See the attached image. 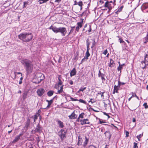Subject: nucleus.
<instances>
[{
    "label": "nucleus",
    "instance_id": "obj_1",
    "mask_svg": "<svg viewBox=\"0 0 148 148\" xmlns=\"http://www.w3.org/2000/svg\"><path fill=\"white\" fill-rule=\"evenodd\" d=\"M18 37L23 42H27L30 41L32 39L33 36L32 34L31 33H24L19 35Z\"/></svg>",
    "mask_w": 148,
    "mask_h": 148
},
{
    "label": "nucleus",
    "instance_id": "obj_2",
    "mask_svg": "<svg viewBox=\"0 0 148 148\" xmlns=\"http://www.w3.org/2000/svg\"><path fill=\"white\" fill-rule=\"evenodd\" d=\"M49 29H52L55 33H60L62 36H65L66 32V29L65 27H59L57 28L56 27H53L52 25L50 26Z\"/></svg>",
    "mask_w": 148,
    "mask_h": 148
},
{
    "label": "nucleus",
    "instance_id": "obj_3",
    "mask_svg": "<svg viewBox=\"0 0 148 148\" xmlns=\"http://www.w3.org/2000/svg\"><path fill=\"white\" fill-rule=\"evenodd\" d=\"M141 64L143 69H145L148 65V51L145 55L144 60L141 62Z\"/></svg>",
    "mask_w": 148,
    "mask_h": 148
},
{
    "label": "nucleus",
    "instance_id": "obj_4",
    "mask_svg": "<svg viewBox=\"0 0 148 148\" xmlns=\"http://www.w3.org/2000/svg\"><path fill=\"white\" fill-rule=\"evenodd\" d=\"M63 86L62 81L59 82L58 84L56 85L55 88L58 90L57 94H60L63 92Z\"/></svg>",
    "mask_w": 148,
    "mask_h": 148
},
{
    "label": "nucleus",
    "instance_id": "obj_5",
    "mask_svg": "<svg viewBox=\"0 0 148 148\" xmlns=\"http://www.w3.org/2000/svg\"><path fill=\"white\" fill-rule=\"evenodd\" d=\"M115 1L113 2L112 1H107L105 3L104 7L105 8H107L110 10H111L115 4Z\"/></svg>",
    "mask_w": 148,
    "mask_h": 148
},
{
    "label": "nucleus",
    "instance_id": "obj_6",
    "mask_svg": "<svg viewBox=\"0 0 148 148\" xmlns=\"http://www.w3.org/2000/svg\"><path fill=\"white\" fill-rule=\"evenodd\" d=\"M66 132L63 129L61 130L58 132L59 136L60 138L62 141H63L66 137Z\"/></svg>",
    "mask_w": 148,
    "mask_h": 148
},
{
    "label": "nucleus",
    "instance_id": "obj_7",
    "mask_svg": "<svg viewBox=\"0 0 148 148\" xmlns=\"http://www.w3.org/2000/svg\"><path fill=\"white\" fill-rule=\"evenodd\" d=\"M36 76L37 78L38 81L39 80V83L41 81L43 80L44 79V75L41 73H37L36 75Z\"/></svg>",
    "mask_w": 148,
    "mask_h": 148
},
{
    "label": "nucleus",
    "instance_id": "obj_8",
    "mask_svg": "<svg viewBox=\"0 0 148 148\" xmlns=\"http://www.w3.org/2000/svg\"><path fill=\"white\" fill-rule=\"evenodd\" d=\"M21 62L24 65L25 67L32 64V62L30 61L27 59L22 60Z\"/></svg>",
    "mask_w": 148,
    "mask_h": 148
},
{
    "label": "nucleus",
    "instance_id": "obj_9",
    "mask_svg": "<svg viewBox=\"0 0 148 148\" xmlns=\"http://www.w3.org/2000/svg\"><path fill=\"white\" fill-rule=\"evenodd\" d=\"M33 66L32 63L25 67L27 73H29L32 72L33 70Z\"/></svg>",
    "mask_w": 148,
    "mask_h": 148
},
{
    "label": "nucleus",
    "instance_id": "obj_10",
    "mask_svg": "<svg viewBox=\"0 0 148 148\" xmlns=\"http://www.w3.org/2000/svg\"><path fill=\"white\" fill-rule=\"evenodd\" d=\"M89 49H87V51L86 52V55L83 59L81 61L82 63L85 61V59L87 60L88 58V57L90 56V54L89 52Z\"/></svg>",
    "mask_w": 148,
    "mask_h": 148
},
{
    "label": "nucleus",
    "instance_id": "obj_11",
    "mask_svg": "<svg viewBox=\"0 0 148 148\" xmlns=\"http://www.w3.org/2000/svg\"><path fill=\"white\" fill-rule=\"evenodd\" d=\"M81 124L82 125L85 124H89L90 122H89V120L86 119H81L80 120Z\"/></svg>",
    "mask_w": 148,
    "mask_h": 148
},
{
    "label": "nucleus",
    "instance_id": "obj_12",
    "mask_svg": "<svg viewBox=\"0 0 148 148\" xmlns=\"http://www.w3.org/2000/svg\"><path fill=\"white\" fill-rule=\"evenodd\" d=\"M23 135V133H21L19 135L16 136L14 138L13 140L12 143H16L17 142L18 140L20 139V137Z\"/></svg>",
    "mask_w": 148,
    "mask_h": 148
},
{
    "label": "nucleus",
    "instance_id": "obj_13",
    "mask_svg": "<svg viewBox=\"0 0 148 148\" xmlns=\"http://www.w3.org/2000/svg\"><path fill=\"white\" fill-rule=\"evenodd\" d=\"M45 92V90L43 88L38 89L37 91L38 95L40 96L42 95Z\"/></svg>",
    "mask_w": 148,
    "mask_h": 148
},
{
    "label": "nucleus",
    "instance_id": "obj_14",
    "mask_svg": "<svg viewBox=\"0 0 148 148\" xmlns=\"http://www.w3.org/2000/svg\"><path fill=\"white\" fill-rule=\"evenodd\" d=\"M118 85L117 86L115 85L114 87V90L115 91V92L116 93H118V90H119L120 87V81L119 80L118 81Z\"/></svg>",
    "mask_w": 148,
    "mask_h": 148
},
{
    "label": "nucleus",
    "instance_id": "obj_15",
    "mask_svg": "<svg viewBox=\"0 0 148 148\" xmlns=\"http://www.w3.org/2000/svg\"><path fill=\"white\" fill-rule=\"evenodd\" d=\"M98 76L99 77H101V79H102L103 82L105 81V79L104 77V75L103 73H102L100 70L99 71Z\"/></svg>",
    "mask_w": 148,
    "mask_h": 148
},
{
    "label": "nucleus",
    "instance_id": "obj_16",
    "mask_svg": "<svg viewBox=\"0 0 148 148\" xmlns=\"http://www.w3.org/2000/svg\"><path fill=\"white\" fill-rule=\"evenodd\" d=\"M46 101L47 102H48V105L46 108H42L43 109H47L48 108H49L50 107V106L51 105V104L53 102V100L52 99H51L50 101L47 100Z\"/></svg>",
    "mask_w": 148,
    "mask_h": 148
},
{
    "label": "nucleus",
    "instance_id": "obj_17",
    "mask_svg": "<svg viewBox=\"0 0 148 148\" xmlns=\"http://www.w3.org/2000/svg\"><path fill=\"white\" fill-rule=\"evenodd\" d=\"M69 118L71 119H75L76 118L77 116L74 113V111L69 116Z\"/></svg>",
    "mask_w": 148,
    "mask_h": 148
},
{
    "label": "nucleus",
    "instance_id": "obj_18",
    "mask_svg": "<svg viewBox=\"0 0 148 148\" xmlns=\"http://www.w3.org/2000/svg\"><path fill=\"white\" fill-rule=\"evenodd\" d=\"M76 71L75 69L74 68L73 70H71L70 73V76L72 77V76H74L76 75Z\"/></svg>",
    "mask_w": 148,
    "mask_h": 148
},
{
    "label": "nucleus",
    "instance_id": "obj_19",
    "mask_svg": "<svg viewBox=\"0 0 148 148\" xmlns=\"http://www.w3.org/2000/svg\"><path fill=\"white\" fill-rule=\"evenodd\" d=\"M104 134H105L107 138H108L109 139H110L111 136V135L110 134V133L109 131H107Z\"/></svg>",
    "mask_w": 148,
    "mask_h": 148
},
{
    "label": "nucleus",
    "instance_id": "obj_20",
    "mask_svg": "<svg viewBox=\"0 0 148 148\" xmlns=\"http://www.w3.org/2000/svg\"><path fill=\"white\" fill-rule=\"evenodd\" d=\"M119 66L117 68V70L118 71H120V74L121 72V70L123 68V66L125 65V64H121L120 62H119Z\"/></svg>",
    "mask_w": 148,
    "mask_h": 148
},
{
    "label": "nucleus",
    "instance_id": "obj_21",
    "mask_svg": "<svg viewBox=\"0 0 148 148\" xmlns=\"http://www.w3.org/2000/svg\"><path fill=\"white\" fill-rule=\"evenodd\" d=\"M59 127L61 128H62L64 127V125L63 123L60 120H58L57 121Z\"/></svg>",
    "mask_w": 148,
    "mask_h": 148
},
{
    "label": "nucleus",
    "instance_id": "obj_22",
    "mask_svg": "<svg viewBox=\"0 0 148 148\" xmlns=\"http://www.w3.org/2000/svg\"><path fill=\"white\" fill-rule=\"evenodd\" d=\"M30 119L28 118L27 120V121L25 123V127L27 128L28 127H29L30 123Z\"/></svg>",
    "mask_w": 148,
    "mask_h": 148
},
{
    "label": "nucleus",
    "instance_id": "obj_23",
    "mask_svg": "<svg viewBox=\"0 0 148 148\" xmlns=\"http://www.w3.org/2000/svg\"><path fill=\"white\" fill-rule=\"evenodd\" d=\"M42 130V128L41 127L40 125L38 124L37 125L36 130L37 132H40Z\"/></svg>",
    "mask_w": 148,
    "mask_h": 148
},
{
    "label": "nucleus",
    "instance_id": "obj_24",
    "mask_svg": "<svg viewBox=\"0 0 148 148\" xmlns=\"http://www.w3.org/2000/svg\"><path fill=\"white\" fill-rule=\"evenodd\" d=\"M82 139L79 136L78 137V142L77 143V145H81L82 144Z\"/></svg>",
    "mask_w": 148,
    "mask_h": 148
},
{
    "label": "nucleus",
    "instance_id": "obj_25",
    "mask_svg": "<svg viewBox=\"0 0 148 148\" xmlns=\"http://www.w3.org/2000/svg\"><path fill=\"white\" fill-rule=\"evenodd\" d=\"M85 140L84 142V144L83 145V146L84 147H85L87 145L88 143V139L87 138V137H85Z\"/></svg>",
    "mask_w": 148,
    "mask_h": 148
},
{
    "label": "nucleus",
    "instance_id": "obj_26",
    "mask_svg": "<svg viewBox=\"0 0 148 148\" xmlns=\"http://www.w3.org/2000/svg\"><path fill=\"white\" fill-rule=\"evenodd\" d=\"M40 116V114L38 113H36L34 115V122H35L36 120L37 119L38 117Z\"/></svg>",
    "mask_w": 148,
    "mask_h": 148
},
{
    "label": "nucleus",
    "instance_id": "obj_27",
    "mask_svg": "<svg viewBox=\"0 0 148 148\" xmlns=\"http://www.w3.org/2000/svg\"><path fill=\"white\" fill-rule=\"evenodd\" d=\"M27 92H25L23 94V100H25L27 97Z\"/></svg>",
    "mask_w": 148,
    "mask_h": 148
},
{
    "label": "nucleus",
    "instance_id": "obj_28",
    "mask_svg": "<svg viewBox=\"0 0 148 148\" xmlns=\"http://www.w3.org/2000/svg\"><path fill=\"white\" fill-rule=\"evenodd\" d=\"M114 64V61L112 59H110V62L109 64V67H112Z\"/></svg>",
    "mask_w": 148,
    "mask_h": 148
},
{
    "label": "nucleus",
    "instance_id": "obj_29",
    "mask_svg": "<svg viewBox=\"0 0 148 148\" xmlns=\"http://www.w3.org/2000/svg\"><path fill=\"white\" fill-rule=\"evenodd\" d=\"M77 5H78L80 7V10H81L82 9V6L83 5L82 2L81 1H79L77 3Z\"/></svg>",
    "mask_w": 148,
    "mask_h": 148
},
{
    "label": "nucleus",
    "instance_id": "obj_30",
    "mask_svg": "<svg viewBox=\"0 0 148 148\" xmlns=\"http://www.w3.org/2000/svg\"><path fill=\"white\" fill-rule=\"evenodd\" d=\"M83 20V19H82L81 22H78L77 23V26L79 27L80 28L82 27Z\"/></svg>",
    "mask_w": 148,
    "mask_h": 148
},
{
    "label": "nucleus",
    "instance_id": "obj_31",
    "mask_svg": "<svg viewBox=\"0 0 148 148\" xmlns=\"http://www.w3.org/2000/svg\"><path fill=\"white\" fill-rule=\"evenodd\" d=\"M53 92H54L53 91H52V90L49 91L47 93V95L49 97L51 96H52L53 95Z\"/></svg>",
    "mask_w": 148,
    "mask_h": 148
},
{
    "label": "nucleus",
    "instance_id": "obj_32",
    "mask_svg": "<svg viewBox=\"0 0 148 148\" xmlns=\"http://www.w3.org/2000/svg\"><path fill=\"white\" fill-rule=\"evenodd\" d=\"M49 1V0H39L38 2H39L40 4H41L43 3H45Z\"/></svg>",
    "mask_w": 148,
    "mask_h": 148
},
{
    "label": "nucleus",
    "instance_id": "obj_33",
    "mask_svg": "<svg viewBox=\"0 0 148 148\" xmlns=\"http://www.w3.org/2000/svg\"><path fill=\"white\" fill-rule=\"evenodd\" d=\"M86 87H85L84 88H83L82 87H81L79 90L77 92V93H79L80 91H83L84 90L86 89Z\"/></svg>",
    "mask_w": 148,
    "mask_h": 148
},
{
    "label": "nucleus",
    "instance_id": "obj_34",
    "mask_svg": "<svg viewBox=\"0 0 148 148\" xmlns=\"http://www.w3.org/2000/svg\"><path fill=\"white\" fill-rule=\"evenodd\" d=\"M89 39H87L86 40V45H87V49H90L89 45L90 42H89Z\"/></svg>",
    "mask_w": 148,
    "mask_h": 148
},
{
    "label": "nucleus",
    "instance_id": "obj_35",
    "mask_svg": "<svg viewBox=\"0 0 148 148\" xmlns=\"http://www.w3.org/2000/svg\"><path fill=\"white\" fill-rule=\"evenodd\" d=\"M123 8V6H121V7L120 8H119L118 9V10H117V11L116 12V13H118L119 12H121L122 11Z\"/></svg>",
    "mask_w": 148,
    "mask_h": 148
},
{
    "label": "nucleus",
    "instance_id": "obj_36",
    "mask_svg": "<svg viewBox=\"0 0 148 148\" xmlns=\"http://www.w3.org/2000/svg\"><path fill=\"white\" fill-rule=\"evenodd\" d=\"M84 113H82L81 114H80L79 115V117L80 118L83 119L84 117Z\"/></svg>",
    "mask_w": 148,
    "mask_h": 148
},
{
    "label": "nucleus",
    "instance_id": "obj_37",
    "mask_svg": "<svg viewBox=\"0 0 148 148\" xmlns=\"http://www.w3.org/2000/svg\"><path fill=\"white\" fill-rule=\"evenodd\" d=\"M78 101H79L80 102L83 103L84 104H86V102L82 99H79L78 100Z\"/></svg>",
    "mask_w": 148,
    "mask_h": 148
},
{
    "label": "nucleus",
    "instance_id": "obj_38",
    "mask_svg": "<svg viewBox=\"0 0 148 148\" xmlns=\"http://www.w3.org/2000/svg\"><path fill=\"white\" fill-rule=\"evenodd\" d=\"M144 40H145V41L144 42V43L145 44L148 41V36L145 37L144 38Z\"/></svg>",
    "mask_w": 148,
    "mask_h": 148
},
{
    "label": "nucleus",
    "instance_id": "obj_39",
    "mask_svg": "<svg viewBox=\"0 0 148 148\" xmlns=\"http://www.w3.org/2000/svg\"><path fill=\"white\" fill-rule=\"evenodd\" d=\"M104 92H98V94L101 95V97L102 98L104 97L103 95V94Z\"/></svg>",
    "mask_w": 148,
    "mask_h": 148
},
{
    "label": "nucleus",
    "instance_id": "obj_40",
    "mask_svg": "<svg viewBox=\"0 0 148 148\" xmlns=\"http://www.w3.org/2000/svg\"><path fill=\"white\" fill-rule=\"evenodd\" d=\"M118 37L119 38V42L120 43L125 42L124 41H123L122 39L119 38V36H118Z\"/></svg>",
    "mask_w": 148,
    "mask_h": 148
},
{
    "label": "nucleus",
    "instance_id": "obj_41",
    "mask_svg": "<svg viewBox=\"0 0 148 148\" xmlns=\"http://www.w3.org/2000/svg\"><path fill=\"white\" fill-rule=\"evenodd\" d=\"M134 148H138V146H137V143L134 142Z\"/></svg>",
    "mask_w": 148,
    "mask_h": 148
},
{
    "label": "nucleus",
    "instance_id": "obj_42",
    "mask_svg": "<svg viewBox=\"0 0 148 148\" xmlns=\"http://www.w3.org/2000/svg\"><path fill=\"white\" fill-rule=\"evenodd\" d=\"M143 106L145 107V109L148 108V106L146 103H145L143 104Z\"/></svg>",
    "mask_w": 148,
    "mask_h": 148
},
{
    "label": "nucleus",
    "instance_id": "obj_43",
    "mask_svg": "<svg viewBox=\"0 0 148 148\" xmlns=\"http://www.w3.org/2000/svg\"><path fill=\"white\" fill-rule=\"evenodd\" d=\"M28 3L27 2H23V8H25L26 5L28 4Z\"/></svg>",
    "mask_w": 148,
    "mask_h": 148
},
{
    "label": "nucleus",
    "instance_id": "obj_44",
    "mask_svg": "<svg viewBox=\"0 0 148 148\" xmlns=\"http://www.w3.org/2000/svg\"><path fill=\"white\" fill-rule=\"evenodd\" d=\"M70 99L72 101H78V99L74 98L72 97H71L70 98Z\"/></svg>",
    "mask_w": 148,
    "mask_h": 148
},
{
    "label": "nucleus",
    "instance_id": "obj_45",
    "mask_svg": "<svg viewBox=\"0 0 148 148\" xmlns=\"http://www.w3.org/2000/svg\"><path fill=\"white\" fill-rule=\"evenodd\" d=\"M88 148H96L95 146L91 145L88 146Z\"/></svg>",
    "mask_w": 148,
    "mask_h": 148
},
{
    "label": "nucleus",
    "instance_id": "obj_46",
    "mask_svg": "<svg viewBox=\"0 0 148 148\" xmlns=\"http://www.w3.org/2000/svg\"><path fill=\"white\" fill-rule=\"evenodd\" d=\"M143 133H142V134H140L139 135L137 136H136V137L137 138H138V137H139V138H141L143 136Z\"/></svg>",
    "mask_w": 148,
    "mask_h": 148
},
{
    "label": "nucleus",
    "instance_id": "obj_47",
    "mask_svg": "<svg viewBox=\"0 0 148 148\" xmlns=\"http://www.w3.org/2000/svg\"><path fill=\"white\" fill-rule=\"evenodd\" d=\"M132 97H136V94L135 93H134L133 92H132Z\"/></svg>",
    "mask_w": 148,
    "mask_h": 148
},
{
    "label": "nucleus",
    "instance_id": "obj_48",
    "mask_svg": "<svg viewBox=\"0 0 148 148\" xmlns=\"http://www.w3.org/2000/svg\"><path fill=\"white\" fill-rule=\"evenodd\" d=\"M108 53V51L107 49L105 50L103 52V53L105 55H106V54Z\"/></svg>",
    "mask_w": 148,
    "mask_h": 148
},
{
    "label": "nucleus",
    "instance_id": "obj_49",
    "mask_svg": "<svg viewBox=\"0 0 148 148\" xmlns=\"http://www.w3.org/2000/svg\"><path fill=\"white\" fill-rule=\"evenodd\" d=\"M73 31L74 29H71V30H70V31L69 34L68 35H69V34L72 33L73 32Z\"/></svg>",
    "mask_w": 148,
    "mask_h": 148
},
{
    "label": "nucleus",
    "instance_id": "obj_50",
    "mask_svg": "<svg viewBox=\"0 0 148 148\" xmlns=\"http://www.w3.org/2000/svg\"><path fill=\"white\" fill-rule=\"evenodd\" d=\"M88 31L90 32L91 31V27L90 25H89V28L88 30Z\"/></svg>",
    "mask_w": 148,
    "mask_h": 148
},
{
    "label": "nucleus",
    "instance_id": "obj_51",
    "mask_svg": "<svg viewBox=\"0 0 148 148\" xmlns=\"http://www.w3.org/2000/svg\"><path fill=\"white\" fill-rule=\"evenodd\" d=\"M126 137H127L128 136H129V132L128 131H126Z\"/></svg>",
    "mask_w": 148,
    "mask_h": 148
},
{
    "label": "nucleus",
    "instance_id": "obj_52",
    "mask_svg": "<svg viewBox=\"0 0 148 148\" xmlns=\"http://www.w3.org/2000/svg\"><path fill=\"white\" fill-rule=\"evenodd\" d=\"M69 83L71 84V85H72L73 84V82L72 80H70L69 81Z\"/></svg>",
    "mask_w": 148,
    "mask_h": 148
},
{
    "label": "nucleus",
    "instance_id": "obj_53",
    "mask_svg": "<svg viewBox=\"0 0 148 148\" xmlns=\"http://www.w3.org/2000/svg\"><path fill=\"white\" fill-rule=\"evenodd\" d=\"M14 73H15V75H16V73L17 74H21V76H22V74L21 73H20V72H15Z\"/></svg>",
    "mask_w": 148,
    "mask_h": 148
},
{
    "label": "nucleus",
    "instance_id": "obj_54",
    "mask_svg": "<svg viewBox=\"0 0 148 148\" xmlns=\"http://www.w3.org/2000/svg\"><path fill=\"white\" fill-rule=\"evenodd\" d=\"M103 113L104 115L108 116V118H110V116L106 113L105 112H103Z\"/></svg>",
    "mask_w": 148,
    "mask_h": 148
},
{
    "label": "nucleus",
    "instance_id": "obj_55",
    "mask_svg": "<svg viewBox=\"0 0 148 148\" xmlns=\"http://www.w3.org/2000/svg\"><path fill=\"white\" fill-rule=\"evenodd\" d=\"M61 59H62V57H59V60H58V62L59 63H60L61 62Z\"/></svg>",
    "mask_w": 148,
    "mask_h": 148
},
{
    "label": "nucleus",
    "instance_id": "obj_56",
    "mask_svg": "<svg viewBox=\"0 0 148 148\" xmlns=\"http://www.w3.org/2000/svg\"><path fill=\"white\" fill-rule=\"evenodd\" d=\"M95 40H93V42L92 43V46L91 47H92V48L93 47H94V46L95 45Z\"/></svg>",
    "mask_w": 148,
    "mask_h": 148
},
{
    "label": "nucleus",
    "instance_id": "obj_57",
    "mask_svg": "<svg viewBox=\"0 0 148 148\" xmlns=\"http://www.w3.org/2000/svg\"><path fill=\"white\" fill-rule=\"evenodd\" d=\"M80 27H78V26H77L76 27V30L77 31V32H78L79 30V28Z\"/></svg>",
    "mask_w": 148,
    "mask_h": 148
},
{
    "label": "nucleus",
    "instance_id": "obj_58",
    "mask_svg": "<svg viewBox=\"0 0 148 148\" xmlns=\"http://www.w3.org/2000/svg\"><path fill=\"white\" fill-rule=\"evenodd\" d=\"M62 0H55V2L56 3H59Z\"/></svg>",
    "mask_w": 148,
    "mask_h": 148
},
{
    "label": "nucleus",
    "instance_id": "obj_59",
    "mask_svg": "<svg viewBox=\"0 0 148 148\" xmlns=\"http://www.w3.org/2000/svg\"><path fill=\"white\" fill-rule=\"evenodd\" d=\"M125 84V83H124V82H120V86H121V85H124V84Z\"/></svg>",
    "mask_w": 148,
    "mask_h": 148
},
{
    "label": "nucleus",
    "instance_id": "obj_60",
    "mask_svg": "<svg viewBox=\"0 0 148 148\" xmlns=\"http://www.w3.org/2000/svg\"><path fill=\"white\" fill-rule=\"evenodd\" d=\"M92 99H90V100L89 101V102H91L92 103H93L95 101H92Z\"/></svg>",
    "mask_w": 148,
    "mask_h": 148
},
{
    "label": "nucleus",
    "instance_id": "obj_61",
    "mask_svg": "<svg viewBox=\"0 0 148 148\" xmlns=\"http://www.w3.org/2000/svg\"><path fill=\"white\" fill-rule=\"evenodd\" d=\"M76 121H77L78 122H79V121H80V118L79 117L77 119Z\"/></svg>",
    "mask_w": 148,
    "mask_h": 148
},
{
    "label": "nucleus",
    "instance_id": "obj_62",
    "mask_svg": "<svg viewBox=\"0 0 148 148\" xmlns=\"http://www.w3.org/2000/svg\"><path fill=\"white\" fill-rule=\"evenodd\" d=\"M136 119L135 118H134L133 119L132 122H136Z\"/></svg>",
    "mask_w": 148,
    "mask_h": 148
},
{
    "label": "nucleus",
    "instance_id": "obj_63",
    "mask_svg": "<svg viewBox=\"0 0 148 148\" xmlns=\"http://www.w3.org/2000/svg\"><path fill=\"white\" fill-rule=\"evenodd\" d=\"M78 2H77L76 1H74V5H77V3Z\"/></svg>",
    "mask_w": 148,
    "mask_h": 148
},
{
    "label": "nucleus",
    "instance_id": "obj_64",
    "mask_svg": "<svg viewBox=\"0 0 148 148\" xmlns=\"http://www.w3.org/2000/svg\"><path fill=\"white\" fill-rule=\"evenodd\" d=\"M99 2L100 3H101V4H103L104 3V2L103 1H102L101 0L99 1Z\"/></svg>",
    "mask_w": 148,
    "mask_h": 148
}]
</instances>
